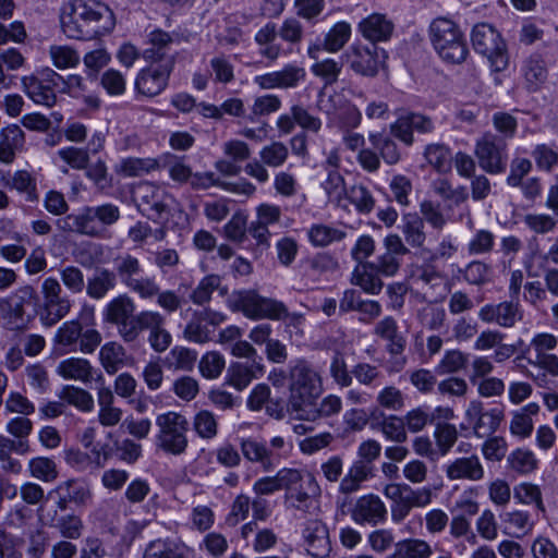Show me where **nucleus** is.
<instances>
[{"label": "nucleus", "mask_w": 558, "mask_h": 558, "mask_svg": "<svg viewBox=\"0 0 558 558\" xmlns=\"http://www.w3.org/2000/svg\"><path fill=\"white\" fill-rule=\"evenodd\" d=\"M430 43L439 58L449 64L465 61L469 49L460 27L451 20L435 19L429 25Z\"/></svg>", "instance_id": "nucleus-4"}, {"label": "nucleus", "mask_w": 558, "mask_h": 558, "mask_svg": "<svg viewBox=\"0 0 558 558\" xmlns=\"http://www.w3.org/2000/svg\"><path fill=\"white\" fill-rule=\"evenodd\" d=\"M138 323L137 339L144 330H148V342L156 352H163L169 348L171 335L165 328L166 318L159 312L147 311Z\"/></svg>", "instance_id": "nucleus-22"}, {"label": "nucleus", "mask_w": 558, "mask_h": 558, "mask_svg": "<svg viewBox=\"0 0 558 558\" xmlns=\"http://www.w3.org/2000/svg\"><path fill=\"white\" fill-rule=\"evenodd\" d=\"M379 272L373 268V264L366 263L356 265L352 272V283L359 286L365 293L376 295L378 294L384 282L378 277Z\"/></svg>", "instance_id": "nucleus-36"}, {"label": "nucleus", "mask_w": 558, "mask_h": 558, "mask_svg": "<svg viewBox=\"0 0 558 558\" xmlns=\"http://www.w3.org/2000/svg\"><path fill=\"white\" fill-rule=\"evenodd\" d=\"M478 318L486 324L512 328L523 319V310L518 300L511 299L498 304H485L478 311Z\"/></svg>", "instance_id": "nucleus-18"}, {"label": "nucleus", "mask_w": 558, "mask_h": 558, "mask_svg": "<svg viewBox=\"0 0 558 558\" xmlns=\"http://www.w3.org/2000/svg\"><path fill=\"white\" fill-rule=\"evenodd\" d=\"M281 89L295 88L306 78V71L303 66L295 63L286 64L278 71Z\"/></svg>", "instance_id": "nucleus-63"}, {"label": "nucleus", "mask_w": 558, "mask_h": 558, "mask_svg": "<svg viewBox=\"0 0 558 558\" xmlns=\"http://www.w3.org/2000/svg\"><path fill=\"white\" fill-rule=\"evenodd\" d=\"M112 271L117 282L143 300H151L158 291L154 277L145 276L142 263L130 253H120L112 260Z\"/></svg>", "instance_id": "nucleus-5"}, {"label": "nucleus", "mask_w": 558, "mask_h": 558, "mask_svg": "<svg viewBox=\"0 0 558 558\" xmlns=\"http://www.w3.org/2000/svg\"><path fill=\"white\" fill-rule=\"evenodd\" d=\"M62 486L57 489L50 490L47 496H44V490L37 485V504L40 502L39 509H37V517L40 522L45 525L54 526L60 522L59 511L66 509L65 498L62 497Z\"/></svg>", "instance_id": "nucleus-24"}, {"label": "nucleus", "mask_w": 558, "mask_h": 558, "mask_svg": "<svg viewBox=\"0 0 558 558\" xmlns=\"http://www.w3.org/2000/svg\"><path fill=\"white\" fill-rule=\"evenodd\" d=\"M446 475L449 480L481 481L484 477V469L476 454L461 457L446 466Z\"/></svg>", "instance_id": "nucleus-30"}, {"label": "nucleus", "mask_w": 558, "mask_h": 558, "mask_svg": "<svg viewBox=\"0 0 558 558\" xmlns=\"http://www.w3.org/2000/svg\"><path fill=\"white\" fill-rule=\"evenodd\" d=\"M360 312L366 318L360 320L366 322L378 317L381 314V306L377 301L363 300L361 293L354 289H348L343 292V295L339 302V312Z\"/></svg>", "instance_id": "nucleus-28"}, {"label": "nucleus", "mask_w": 558, "mask_h": 558, "mask_svg": "<svg viewBox=\"0 0 558 558\" xmlns=\"http://www.w3.org/2000/svg\"><path fill=\"white\" fill-rule=\"evenodd\" d=\"M62 120L63 116L58 111L51 112L50 117L37 112V132L44 133L45 136L41 141L47 147H53L61 142L63 133L60 130V124Z\"/></svg>", "instance_id": "nucleus-35"}, {"label": "nucleus", "mask_w": 558, "mask_h": 558, "mask_svg": "<svg viewBox=\"0 0 558 558\" xmlns=\"http://www.w3.org/2000/svg\"><path fill=\"white\" fill-rule=\"evenodd\" d=\"M163 166L168 168L169 177L180 184L190 183L193 171L190 166L184 163V157L172 154H166L163 157Z\"/></svg>", "instance_id": "nucleus-56"}, {"label": "nucleus", "mask_w": 558, "mask_h": 558, "mask_svg": "<svg viewBox=\"0 0 558 558\" xmlns=\"http://www.w3.org/2000/svg\"><path fill=\"white\" fill-rule=\"evenodd\" d=\"M143 558H190V556L184 544L170 538H158L146 545Z\"/></svg>", "instance_id": "nucleus-34"}, {"label": "nucleus", "mask_w": 558, "mask_h": 558, "mask_svg": "<svg viewBox=\"0 0 558 558\" xmlns=\"http://www.w3.org/2000/svg\"><path fill=\"white\" fill-rule=\"evenodd\" d=\"M134 300L126 293L119 294L106 304L102 310L104 322L114 325L124 342L137 341V327L147 311L135 314Z\"/></svg>", "instance_id": "nucleus-6"}, {"label": "nucleus", "mask_w": 558, "mask_h": 558, "mask_svg": "<svg viewBox=\"0 0 558 558\" xmlns=\"http://www.w3.org/2000/svg\"><path fill=\"white\" fill-rule=\"evenodd\" d=\"M120 209L117 205L106 203L98 206H86L77 215L68 216L72 221L71 229L77 233L102 239L108 228L120 219Z\"/></svg>", "instance_id": "nucleus-9"}, {"label": "nucleus", "mask_w": 558, "mask_h": 558, "mask_svg": "<svg viewBox=\"0 0 558 558\" xmlns=\"http://www.w3.org/2000/svg\"><path fill=\"white\" fill-rule=\"evenodd\" d=\"M101 342V335L94 328L83 329L78 320L62 324L54 335V343L63 353H93Z\"/></svg>", "instance_id": "nucleus-12"}, {"label": "nucleus", "mask_w": 558, "mask_h": 558, "mask_svg": "<svg viewBox=\"0 0 558 558\" xmlns=\"http://www.w3.org/2000/svg\"><path fill=\"white\" fill-rule=\"evenodd\" d=\"M150 48L143 52L146 61H157V58L175 57L173 53L168 52V47L171 45V37L168 32L162 29H155L149 34Z\"/></svg>", "instance_id": "nucleus-46"}, {"label": "nucleus", "mask_w": 558, "mask_h": 558, "mask_svg": "<svg viewBox=\"0 0 558 558\" xmlns=\"http://www.w3.org/2000/svg\"><path fill=\"white\" fill-rule=\"evenodd\" d=\"M345 197L360 214H369L375 207V199L371 191L362 184L352 185L347 191Z\"/></svg>", "instance_id": "nucleus-51"}, {"label": "nucleus", "mask_w": 558, "mask_h": 558, "mask_svg": "<svg viewBox=\"0 0 558 558\" xmlns=\"http://www.w3.org/2000/svg\"><path fill=\"white\" fill-rule=\"evenodd\" d=\"M70 310V302L65 299L46 300L44 306L37 311L45 327H52L63 318Z\"/></svg>", "instance_id": "nucleus-44"}, {"label": "nucleus", "mask_w": 558, "mask_h": 558, "mask_svg": "<svg viewBox=\"0 0 558 558\" xmlns=\"http://www.w3.org/2000/svg\"><path fill=\"white\" fill-rule=\"evenodd\" d=\"M247 216L243 211H236L225 225V235L235 243H243L247 234Z\"/></svg>", "instance_id": "nucleus-58"}, {"label": "nucleus", "mask_w": 558, "mask_h": 558, "mask_svg": "<svg viewBox=\"0 0 558 558\" xmlns=\"http://www.w3.org/2000/svg\"><path fill=\"white\" fill-rule=\"evenodd\" d=\"M380 430L390 441L402 444L408 439L404 421L396 415L385 417L380 423Z\"/></svg>", "instance_id": "nucleus-61"}, {"label": "nucleus", "mask_w": 558, "mask_h": 558, "mask_svg": "<svg viewBox=\"0 0 558 558\" xmlns=\"http://www.w3.org/2000/svg\"><path fill=\"white\" fill-rule=\"evenodd\" d=\"M351 37V25L348 22H337L325 35V51L336 53L340 51Z\"/></svg>", "instance_id": "nucleus-47"}, {"label": "nucleus", "mask_w": 558, "mask_h": 558, "mask_svg": "<svg viewBox=\"0 0 558 558\" xmlns=\"http://www.w3.org/2000/svg\"><path fill=\"white\" fill-rule=\"evenodd\" d=\"M124 357L125 350L117 342H107L99 352L100 363L110 375L116 374L123 366Z\"/></svg>", "instance_id": "nucleus-45"}, {"label": "nucleus", "mask_w": 558, "mask_h": 558, "mask_svg": "<svg viewBox=\"0 0 558 558\" xmlns=\"http://www.w3.org/2000/svg\"><path fill=\"white\" fill-rule=\"evenodd\" d=\"M279 36V29L272 22H268L255 34V43L259 46V54L274 62L282 53V47L275 40Z\"/></svg>", "instance_id": "nucleus-33"}, {"label": "nucleus", "mask_w": 558, "mask_h": 558, "mask_svg": "<svg viewBox=\"0 0 558 558\" xmlns=\"http://www.w3.org/2000/svg\"><path fill=\"white\" fill-rule=\"evenodd\" d=\"M25 64V58L16 48L0 50V89H8L12 86L14 76L7 71H17Z\"/></svg>", "instance_id": "nucleus-37"}, {"label": "nucleus", "mask_w": 558, "mask_h": 558, "mask_svg": "<svg viewBox=\"0 0 558 558\" xmlns=\"http://www.w3.org/2000/svg\"><path fill=\"white\" fill-rule=\"evenodd\" d=\"M35 307V291L31 286L16 289L0 299V312L12 329H24L31 322L28 308Z\"/></svg>", "instance_id": "nucleus-15"}, {"label": "nucleus", "mask_w": 558, "mask_h": 558, "mask_svg": "<svg viewBox=\"0 0 558 558\" xmlns=\"http://www.w3.org/2000/svg\"><path fill=\"white\" fill-rule=\"evenodd\" d=\"M432 548L427 542L418 538H409L395 545L393 554L385 558H429Z\"/></svg>", "instance_id": "nucleus-43"}, {"label": "nucleus", "mask_w": 558, "mask_h": 558, "mask_svg": "<svg viewBox=\"0 0 558 558\" xmlns=\"http://www.w3.org/2000/svg\"><path fill=\"white\" fill-rule=\"evenodd\" d=\"M478 166L489 174L504 173L508 165V143L505 137L485 133L475 144Z\"/></svg>", "instance_id": "nucleus-14"}, {"label": "nucleus", "mask_w": 558, "mask_h": 558, "mask_svg": "<svg viewBox=\"0 0 558 558\" xmlns=\"http://www.w3.org/2000/svg\"><path fill=\"white\" fill-rule=\"evenodd\" d=\"M117 284L112 269L96 267L92 276L87 277L85 291L92 300L98 301L105 299Z\"/></svg>", "instance_id": "nucleus-31"}, {"label": "nucleus", "mask_w": 558, "mask_h": 558, "mask_svg": "<svg viewBox=\"0 0 558 558\" xmlns=\"http://www.w3.org/2000/svg\"><path fill=\"white\" fill-rule=\"evenodd\" d=\"M66 83L61 75L49 68L37 72V105L48 108L56 104V92H63Z\"/></svg>", "instance_id": "nucleus-25"}, {"label": "nucleus", "mask_w": 558, "mask_h": 558, "mask_svg": "<svg viewBox=\"0 0 558 558\" xmlns=\"http://www.w3.org/2000/svg\"><path fill=\"white\" fill-rule=\"evenodd\" d=\"M308 241L315 247H325L333 242H340L347 236L342 229L324 223H315L307 231Z\"/></svg>", "instance_id": "nucleus-42"}, {"label": "nucleus", "mask_w": 558, "mask_h": 558, "mask_svg": "<svg viewBox=\"0 0 558 558\" xmlns=\"http://www.w3.org/2000/svg\"><path fill=\"white\" fill-rule=\"evenodd\" d=\"M435 121L421 112L403 111L397 120L390 124V133L410 147L414 144V132L417 134H430L435 131Z\"/></svg>", "instance_id": "nucleus-16"}, {"label": "nucleus", "mask_w": 558, "mask_h": 558, "mask_svg": "<svg viewBox=\"0 0 558 558\" xmlns=\"http://www.w3.org/2000/svg\"><path fill=\"white\" fill-rule=\"evenodd\" d=\"M529 90L535 92L547 80V68L544 59L538 54H532L522 66Z\"/></svg>", "instance_id": "nucleus-40"}, {"label": "nucleus", "mask_w": 558, "mask_h": 558, "mask_svg": "<svg viewBox=\"0 0 558 558\" xmlns=\"http://www.w3.org/2000/svg\"><path fill=\"white\" fill-rule=\"evenodd\" d=\"M466 420L473 425L474 434L478 437H484L494 434L502 418L504 410L501 408H493L484 411L481 401H471L466 411Z\"/></svg>", "instance_id": "nucleus-20"}, {"label": "nucleus", "mask_w": 558, "mask_h": 558, "mask_svg": "<svg viewBox=\"0 0 558 558\" xmlns=\"http://www.w3.org/2000/svg\"><path fill=\"white\" fill-rule=\"evenodd\" d=\"M57 374L65 380L81 381L88 385L92 381H104L100 369L94 368L88 360L82 357H68L62 360L56 369Z\"/></svg>", "instance_id": "nucleus-21"}, {"label": "nucleus", "mask_w": 558, "mask_h": 558, "mask_svg": "<svg viewBox=\"0 0 558 558\" xmlns=\"http://www.w3.org/2000/svg\"><path fill=\"white\" fill-rule=\"evenodd\" d=\"M281 108V99L274 94H267L255 98L247 119L255 122L258 117L269 116Z\"/></svg>", "instance_id": "nucleus-57"}, {"label": "nucleus", "mask_w": 558, "mask_h": 558, "mask_svg": "<svg viewBox=\"0 0 558 558\" xmlns=\"http://www.w3.org/2000/svg\"><path fill=\"white\" fill-rule=\"evenodd\" d=\"M424 156L427 162L439 172H447L451 169V153L444 144L427 145L424 150Z\"/></svg>", "instance_id": "nucleus-50"}, {"label": "nucleus", "mask_w": 558, "mask_h": 558, "mask_svg": "<svg viewBox=\"0 0 558 558\" xmlns=\"http://www.w3.org/2000/svg\"><path fill=\"white\" fill-rule=\"evenodd\" d=\"M264 374L263 359L251 362H234L227 369V383L238 390L246 388L251 381Z\"/></svg>", "instance_id": "nucleus-26"}, {"label": "nucleus", "mask_w": 558, "mask_h": 558, "mask_svg": "<svg viewBox=\"0 0 558 558\" xmlns=\"http://www.w3.org/2000/svg\"><path fill=\"white\" fill-rule=\"evenodd\" d=\"M24 133L16 124H11L0 131V162L11 163L16 154L23 149Z\"/></svg>", "instance_id": "nucleus-32"}, {"label": "nucleus", "mask_w": 558, "mask_h": 558, "mask_svg": "<svg viewBox=\"0 0 558 558\" xmlns=\"http://www.w3.org/2000/svg\"><path fill=\"white\" fill-rule=\"evenodd\" d=\"M387 514L384 501L375 494L361 496L351 509V519L360 525L383 524L387 520Z\"/></svg>", "instance_id": "nucleus-19"}, {"label": "nucleus", "mask_w": 558, "mask_h": 558, "mask_svg": "<svg viewBox=\"0 0 558 558\" xmlns=\"http://www.w3.org/2000/svg\"><path fill=\"white\" fill-rule=\"evenodd\" d=\"M288 155V147L281 142H272L271 144L264 146L259 151V157L263 163L272 168L282 166L286 162Z\"/></svg>", "instance_id": "nucleus-62"}, {"label": "nucleus", "mask_w": 558, "mask_h": 558, "mask_svg": "<svg viewBox=\"0 0 558 558\" xmlns=\"http://www.w3.org/2000/svg\"><path fill=\"white\" fill-rule=\"evenodd\" d=\"M226 320V315L209 307L195 310L184 328V337L195 343H205L211 339L215 328Z\"/></svg>", "instance_id": "nucleus-17"}, {"label": "nucleus", "mask_w": 558, "mask_h": 558, "mask_svg": "<svg viewBox=\"0 0 558 558\" xmlns=\"http://www.w3.org/2000/svg\"><path fill=\"white\" fill-rule=\"evenodd\" d=\"M198 368L204 377L208 379L217 378L225 368V359L219 352H207L202 356Z\"/></svg>", "instance_id": "nucleus-64"}, {"label": "nucleus", "mask_w": 558, "mask_h": 558, "mask_svg": "<svg viewBox=\"0 0 558 558\" xmlns=\"http://www.w3.org/2000/svg\"><path fill=\"white\" fill-rule=\"evenodd\" d=\"M433 191L444 201H451L454 205H460L469 197L468 189L464 185L452 187L451 183L444 178L433 182Z\"/></svg>", "instance_id": "nucleus-53"}, {"label": "nucleus", "mask_w": 558, "mask_h": 558, "mask_svg": "<svg viewBox=\"0 0 558 558\" xmlns=\"http://www.w3.org/2000/svg\"><path fill=\"white\" fill-rule=\"evenodd\" d=\"M148 62L149 65L137 73L134 85L140 95L153 98L168 87L175 65V57L157 58V61Z\"/></svg>", "instance_id": "nucleus-13"}, {"label": "nucleus", "mask_w": 558, "mask_h": 558, "mask_svg": "<svg viewBox=\"0 0 558 558\" xmlns=\"http://www.w3.org/2000/svg\"><path fill=\"white\" fill-rule=\"evenodd\" d=\"M220 283L221 278L218 275L205 276L190 294L191 301L199 306L207 304L214 291L220 288Z\"/></svg>", "instance_id": "nucleus-54"}, {"label": "nucleus", "mask_w": 558, "mask_h": 558, "mask_svg": "<svg viewBox=\"0 0 558 558\" xmlns=\"http://www.w3.org/2000/svg\"><path fill=\"white\" fill-rule=\"evenodd\" d=\"M393 28V23L385 15L378 13L368 15L357 25V31L369 41L368 45H376L377 43L389 40Z\"/></svg>", "instance_id": "nucleus-27"}, {"label": "nucleus", "mask_w": 558, "mask_h": 558, "mask_svg": "<svg viewBox=\"0 0 558 558\" xmlns=\"http://www.w3.org/2000/svg\"><path fill=\"white\" fill-rule=\"evenodd\" d=\"M509 466L521 474H527L534 471L537 466V460L534 453L525 449H517L508 456Z\"/></svg>", "instance_id": "nucleus-59"}, {"label": "nucleus", "mask_w": 558, "mask_h": 558, "mask_svg": "<svg viewBox=\"0 0 558 558\" xmlns=\"http://www.w3.org/2000/svg\"><path fill=\"white\" fill-rule=\"evenodd\" d=\"M474 50L486 57L495 72H502L509 64L507 45L499 32L488 23L476 24L471 33Z\"/></svg>", "instance_id": "nucleus-10"}, {"label": "nucleus", "mask_w": 558, "mask_h": 558, "mask_svg": "<svg viewBox=\"0 0 558 558\" xmlns=\"http://www.w3.org/2000/svg\"><path fill=\"white\" fill-rule=\"evenodd\" d=\"M307 553L314 558H326L331 551L329 530L320 520H310L302 531Z\"/></svg>", "instance_id": "nucleus-23"}, {"label": "nucleus", "mask_w": 558, "mask_h": 558, "mask_svg": "<svg viewBox=\"0 0 558 558\" xmlns=\"http://www.w3.org/2000/svg\"><path fill=\"white\" fill-rule=\"evenodd\" d=\"M401 229L405 242L412 247H422L426 241L424 221L417 214H404L401 219Z\"/></svg>", "instance_id": "nucleus-39"}, {"label": "nucleus", "mask_w": 558, "mask_h": 558, "mask_svg": "<svg viewBox=\"0 0 558 558\" xmlns=\"http://www.w3.org/2000/svg\"><path fill=\"white\" fill-rule=\"evenodd\" d=\"M158 434L155 445L158 449L173 456H181L186 451L190 424L186 417L178 412L168 411L156 417Z\"/></svg>", "instance_id": "nucleus-8"}, {"label": "nucleus", "mask_w": 558, "mask_h": 558, "mask_svg": "<svg viewBox=\"0 0 558 558\" xmlns=\"http://www.w3.org/2000/svg\"><path fill=\"white\" fill-rule=\"evenodd\" d=\"M395 137L391 133L385 132L371 133L368 141L373 148L376 149L384 161L388 165H396L401 159V151L392 138Z\"/></svg>", "instance_id": "nucleus-38"}, {"label": "nucleus", "mask_w": 558, "mask_h": 558, "mask_svg": "<svg viewBox=\"0 0 558 558\" xmlns=\"http://www.w3.org/2000/svg\"><path fill=\"white\" fill-rule=\"evenodd\" d=\"M95 458L93 459L88 453L80 449H70L66 451L65 460L68 464L78 471H86L88 469H99L104 466L106 457L101 458L100 451L93 449Z\"/></svg>", "instance_id": "nucleus-48"}, {"label": "nucleus", "mask_w": 558, "mask_h": 558, "mask_svg": "<svg viewBox=\"0 0 558 558\" xmlns=\"http://www.w3.org/2000/svg\"><path fill=\"white\" fill-rule=\"evenodd\" d=\"M531 156L541 171L551 172L558 165V149L554 145L537 144Z\"/></svg>", "instance_id": "nucleus-55"}, {"label": "nucleus", "mask_w": 558, "mask_h": 558, "mask_svg": "<svg viewBox=\"0 0 558 558\" xmlns=\"http://www.w3.org/2000/svg\"><path fill=\"white\" fill-rule=\"evenodd\" d=\"M228 306L232 312H241L252 320H284L290 316L283 302L263 296L255 290L233 291L228 299Z\"/></svg>", "instance_id": "nucleus-3"}, {"label": "nucleus", "mask_w": 558, "mask_h": 558, "mask_svg": "<svg viewBox=\"0 0 558 558\" xmlns=\"http://www.w3.org/2000/svg\"><path fill=\"white\" fill-rule=\"evenodd\" d=\"M240 448L247 462L257 465L263 472H271L281 463L291 446L281 436L272 437L269 442L257 437H246L241 439Z\"/></svg>", "instance_id": "nucleus-7"}, {"label": "nucleus", "mask_w": 558, "mask_h": 558, "mask_svg": "<svg viewBox=\"0 0 558 558\" xmlns=\"http://www.w3.org/2000/svg\"><path fill=\"white\" fill-rule=\"evenodd\" d=\"M312 73L319 77L325 86L335 84L342 71V63L331 58H326L315 62L311 66Z\"/></svg>", "instance_id": "nucleus-52"}, {"label": "nucleus", "mask_w": 558, "mask_h": 558, "mask_svg": "<svg viewBox=\"0 0 558 558\" xmlns=\"http://www.w3.org/2000/svg\"><path fill=\"white\" fill-rule=\"evenodd\" d=\"M59 397L80 411L90 412L94 409L93 396L83 388L73 385H66L59 393Z\"/></svg>", "instance_id": "nucleus-49"}, {"label": "nucleus", "mask_w": 558, "mask_h": 558, "mask_svg": "<svg viewBox=\"0 0 558 558\" xmlns=\"http://www.w3.org/2000/svg\"><path fill=\"white\" fill-rule=\"evenodd\" d=\"M469 362V354L461 352L460 350L447 351L441 361L439 362L436 371L438 374L457 373L466 367Z\"/></svg>", "instance_id": "nucleus-60"}, {"label": "nucleus", "mask_w": 558, "mask_h": 558, "mask_svg": "<svg viewBox=\"0 0 558 558\" xmlns=\"http://www.w3.org/2000/svg\"><path fill=\"white\" fill-rule=\"evenodd\" d=\"M341 59L356 75L373 78L386 68L388 53L377 45L353 43L342 53Z\"/></svg>", "instance_id": "nucleus-11"}, {"label": "nucleus", "mask_w": 558, "mask_h": 558, "mask_svg": "<svg viewBox=\"0 0 558 558\" xmlns=\"http://www.w3.org/2000/svg\"><path fill=\"white\" fill-rule=\"evenodd\" d=\"M342 400L336 395H328L318 400L312 401L311 405L303 408L295 417L302 421L316 422L320 418L331 417L340 413Z\"/></svg>", "instance_id": "nucleus-29"}, {"label": "nucleus", "mask_w": 558, "mask_h": 558, "mask_svg": "<svg viewBox=\"0 0 558 558\" xmlns=\"http://www.w3.org/2000/svg\"><path fill=\"white\" fill-rule=\"evenodd\" d=\"M288 410L294 416L323 393V379L315 367L306 360H296L289 372Z\"/></svg>", "instance_id": "nucleus-2"}, {"label": "nucleus", "mask_w": 558, "mask_h": 558, "mask_svg": "<svg viewBox=\"0 0 558 558\" xmlns=\"http://www.w3.org/2000/svg\"><path fill=\"white\" fill-rule=\"evenodd\" d=\"M373 465L354 461L345 476L341 480L339 489L343 494H351L360 489L361 484L373 476Z\"/></svg>", "instance_id": "nucleus-41"}, {"label": "nucleus", "mask_w": 558, "mask_h": 558, "mask_svg": "<svg viewBox=\"0 0 558 558\" xmlns=\"http://www.w3.org/2000/svg\"><path fill=\"white\" fill-rule=\"evenodd\" d=\"M60 24L68 38L93 40L114 29L116 16L110 7L100 0H71L61 9Z\"/></svg>", "instance_id": "nucleus-1"}]
</instances>
